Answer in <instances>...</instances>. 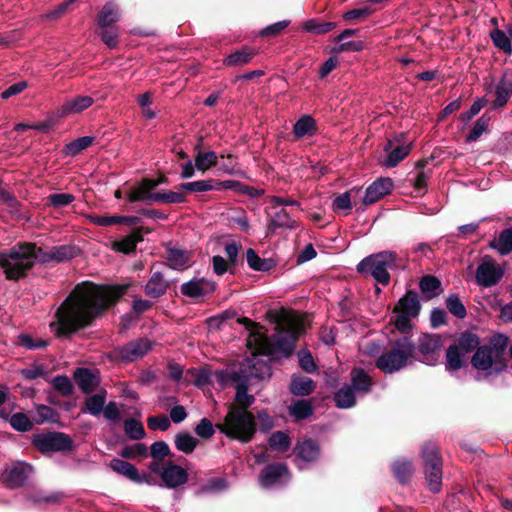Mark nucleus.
Segmentation results:
<instances>
[{
  "label": "nucleus",
  "instance_id": "f257e3e1",
  "mask_svg": "<svg viewBox=\"0 0 512 512\" xmlns=\"http://www.w3.org/2000/svg\"><path fill=\"white\" fill-rule=\"evenodd\" d=\"M128 286H98L90 282L78 284L58 308L56 320L50 323L51 331L60 337L89 326L126 292Z\"/></svg>",
  "mask_w": 512,
  "mask_h": 512
},
{
  "label": "nucleus",
  "instance_id": "f03ea898",
  "mask_svg": "<svg viewBox=\"0 0 512 512\" xmlns=\"http://www.w3.org/2000/svg\"><path fill=\"white\" fill-rule=\"evenodd\" d=\"M247 327L251 330L248 338V344L255 349L258 354L272 355L275 353L289 356L294 348L295 343L304 332L305 327L302 317L294 312H283L277 318V333L273 342L259 329L258 324L248 319L244 320Z\"/></svg>",
  "mask_w": 512,
  "mask_h": 512
},
{
  "label": "nucleus",
  "instance_id": "7ed1b4c3",
  "mask_svg": "<svg viewBox=\"0 0 512 512\" xmlns=\"http://www.w3.org/2000/svg\"><path fill=\"white\" fill-rule=\"evenodd\" d=\"M38 262L37 246L33 243H18L0 251V267L6 279L19 280Z\"/></svg>",
  "mask_w": 512,
  "mask_h": 512
},
{
  "label": "nucleus",
  "instance_id": "20e7f679",
  "mask_svg": "<svg viewBox=\"0 0 512 512\" xmlns=\"http://www.w3.org/2000/svg\"><path fill=\"white\" fill-rule=\"evenodd\" d=\"M508 345V339L505 336H497L486 346L479 347L474 353L471 363L478 371H483L485 375H497L507 367L505 351Z\"/></svg>",
  "mask_w": 512,
  "mask_h": 512
},
{
  "label": "nucleus",
  "instance_id": "39448f33",
  "mask_svg": "<svg viewBox=\"0 0 512 512\" xmlns=\"http://www.w3.org/2000/svg\"><path fill=\"white\" fill-rule=\"evenodd\" d=\"M219 431L231 439L247 443L252 440L256 432L254 415L243 408L230 405L223 422L217 424Z\"/></svg>",
  "mask_w": 512,
  "mask_h": 512
},
{
  "label": "nucleus",
  "instance_id": "423d86ee",
  "mask_svg": "<svg viewBox=\"0 0 512 512\" xmlns=\"http://www.w3.org/2000/svg\"><path fill=\"white\" fill-rule=\"evenodd\" d=\"M416 347L407 337L398 339L388 351L376 360V367L386 374L397 372L415 361Z\"/></svg>",
  "mask_w": 512,
  "mask_h": 512
},
{
  "label": "nucleus",
  "instance_id": "0eeeda50",
  "mask_svg": "<svg viewBox=\"0 0 512 512\" xmlns=\"http://www.w3.org/2000/svg\"><path fill=\"white\" fill-rule=\"evenodd\" d=\"M397 258V254L392 251L375 253L362 259L357 265V271L373 277L379 284L388 285L389 270L396 266Z\"/></svg>",
  "mask_w": 512,
  "mask_h": 512
},
{
  "label": "nucleus",
  "instance_id": "6e6552de",
  "mask_svg": "<svg viewBox=\"0 0 512 512\" xmlns=\"http://www.w3.org/2000/svg\"><path fill=\"white\" fill-rule=\"evenodd\" d=\"M478 337L471 333L462 334L446 352L445 368L448 372L458 371L467 362L469 354L478 346Z\"/></svg>",
  "mask_w": 512,
  "mask_h": 512
},
{
  "label": "nucleus",
  "instance_id": "1a4fd4ad",
  "mask_svg": "<svg viewBox=\"0 0 512 512\" xmlns=\"http://www.w3.org/2000/svg\"><path fill=\"white\" fill-rule=\"evenodd\" d=\"M421 457L427 486L431 492L438 493L442 487V461L437 447L432 443L424 445Z\"/></svg>",
  "mask_w": 512,
  "mask_h": 512
},
{
  "label": "nucleus",
  "instance_id": "9d476101",
  "mask_svg": "<svg viewBox=\"0 0 512 512\" xmlns=\"http://www.w3.org/2000/svg\"><path fill=\"white\" fill-rule=\"evenodd\" d=\"M420 302L415 292L408 291L395 306L394 324L397 330L402 333H408L411 328V320L418 316L420 311Z\"/></svg>",
  "mask_w": 512,
  "mask_h": 512
},
{
  "label": "nucleus",
  "instance_id": "9b49d317",
  "mask_svg": "<svg viewBox=\"0 0 512 512\" xmlns=\"http://www.w3.org/2000/svg\"><path fill=\"white\" fill-rule=\"evenodd\" d=\"M504 275V269L491 257L482 258L475 273L476 283L485 288L495 286Z\"/></svg>",
  "mask_w": 512,
  "mask_h": 512
},
{
  "label": "nucleus",
  "instance_id": "f8f14e48",
  "mask_svg": "<svg viewBox=\"0 0 512 512\" xmlns=\"http://www.w3.org/2000/svg\"><path fill=\"white\" fill-rule=\"evenodd\" d=\"M33 444L41 452H58L69 450L72 446V441L69 436L59 433H43L37 434L33 437Z\"/></svg>",
  "mask_w": 512,
  "mask_h": 512
},
{
  "label": "nucleus",
  "instance_id": "ddd939ff",
  "mask_svg": "<svg viewBox=\"0 0 512 512\" xmlns=\"http://www.w3.org/2000/svg\"><path fill=\"white\" fill-rule=\"evenodd\" d=\"M441 338L437 335H423L418 340L419 361L426 365H435L440 358Z\"/></svg>",
  "mask_w": 512,
  "mask_h": 512
},
{
  "label": "nucleus",
  "instance_id": "4468645a",
  "mask_svg": "<svg viewBox=\"0 0 512 512\" xmlns=\"http://www.w3.org/2000/svg\"><path fill=\"white\" fill-rule=\"evenodd\" d=\"M38 263L64 262L78 255V249L73 245H60L51 248L37 247Z\"/></svg>",
  "mask_w": 512,
  "mask_h": 512
},
{
  "label": "nucleus",
  "instance_id": "2eb2a0df",
  "mask_svg": "<svg viewBox=\"0 0 512 512\" xmlns=\"http://www.w3.org/2000/svg\"><path fill=\"white\" fill-rule=\"evenodd\" d=\"M151 347L152 343L148 339L141 338L118 347L115 354L123 361L134 362L146 355Z\"/></svg>",
  "mask_w": 512,
  "mask_h": 512
},
{
  "label": "nucleus",
  "instance_id": "dca6fc26",
  "mask_svg": "<svg viewBox=\"0 0 512 512\" xmlns=\"http://www.w3.org/2000/svg\"><path fill=\"white\" fill-rule=\"evenodd\" d=\"M289 479V473L285 464H271L267 466L260 474V485L269 488L273 485L286 482Z\"/></svg>",
  "mask_w": 512,
  "mask_h": 512
},
{
  "label": "nucleus",
  "instance_id": "f3484780",
  "mask_svg": "<svg viewBox=\"0 0 512 512\" xmlns=\"http://www.w3.org/2000/svg\"><path fill=\"white\" fill-rule=\"evenodd\" d=\"M215 288V283L208 279H192L181 285V293L191 298H199L211 294Z\"/></svg>",
  "mask_w": 512,
  "mask_h": 512
},
{
  "label": "nucleus",
  "instance_id": "a211bd4d",
  "mask_svg": "<svg viewBox=\"0 0 512 512\" xmlns=\"http://www.w3.org/2000/svg\"><path fill=\"white\" fill-rule=\"evenodd\" d=\"M161 480L167 488H177L188 481V473L181 466L169 462L164 466L161 473Z\"/></svg>",
  "mask_w": 512,
  "mask_h": 512
},
{
  "label": "nucleus",
  "instance_id": "6ab92c4d",
  "mask_svg": "<svg viewBox=\"0 0 512 512\" xmlns=\"http://www.w3.org/2000/svg\"><path fill=\"white\" fill-rule=\"evenodd\" d=\"M31 471L30 465L18 462L5 469L3 479L9 487H20L26 482Z\"/></svg>",
  "mask_w": 512,
  "mask_h": 512
},
{
  "label": "nucleus",
  "instance_id": "aec40b11",
  "mask_svg": "<svg viewBox=\"0 0 512 512\" xmlns=\"http://www.w3.org/2000/svg\"><path fill=\"white\" fill-rule=\"evenodd\" d=\"M393 189V182L390 178H379L374 181L365 191L363 198L364 205H371L385 195L389 194Z\"/></svg>",
  "mask_w": 512,
  "mask_h": 512
},
{
  "label": "nucleus",
  "instance_id": "412c9836",
  "mask_svg": "<svg viewBox=\"0 0 512 512\" xmlns=\"http://www.w3.org/2000/svg\"><path fill=\"white\" fill-rule=\"evenodd\" d=\"M294 452L296 454L297 467L303 469L304 463L313 462L318 458L320 449L315 441L307 439L298 443L294 448Z\"/></svg>",
  "mask_w": 512,
  "mask_h": 512
},
{
  "label": "nucleus",
  "instance_id": "4be33fe9",
  "mask_svg": "<svg viewBox=\"0 0 512 512\" xmlns=\"http://www.w3.org/2000/svg\"><path fill=\"white\" fill-rule=\"evenodd\" d=\"M93 103V97L78 95L64 101L58 108V114L60 117L78 114L91 107Z\"/></svg>",
  "mask_w": 512,
  "mask_h": 512
},
{
  "label": "nucleus",
  "instance_id": "5701e85b",
  "mask_svg": "<svg viewBox=\"0 0 512 512\" xmlns=\"http://www.w3.org/2000/svg\"><path fill=\"white\" fill-rule=\"evenodd\" d=\"M109 466L116 473L125 476L135 483H150V476L139 474L138 469L131 463L121 459H112Z\"/></svg>",
  "mask_w": 512,
  "mask_h": 512
},
{
  "label": "nucleus",
  "instance_id": "b1692460",
  "mask_svg": "<svg viewBox=\"0 0 512 512\" xmlns=\"http://www.w3.org/2000/svg\"><path fill=\"white\" fill-rule=\"evenodd\" d=\"M158 185L157 181L144 179L141 183L130 189L128 193V200L130 202L135 201H154L155 193H152V190L156 188Z\"/></svg>",
  "mask_w": 512,
  "mask_h": 512
},
{
  "label": "nucleus",
  "instance_id": "393cba45",
  "mask_svg": "<svg viewBox=\"0 0 512 512\" xmlns=\"http://www.w3.org/2000/svg\"><path fill=\"white\" fill-rule=\"evenodd\" d=\"M74 378L79 388L86 394L91 393L100 382L98 374L87 368H78Z\"/></svg>",
  "mask_w": 512,
  "mask_h": 512
},
{
  "label": "nucleus",
  "instance_id": "a878e982",
  "mask_svg": "<svg viewBox=\"0 0 512 512\" xmlns=\"http://www.w3.org/2000/svg\"><path fill=\"white\" fill-rule=\"evenodd\" d=\"M167 289L168 282L164 279L160 272L152 273L146 285L144 286L145 294L150 298H159L163 296Z\"/></svg>",
  "mask_w": 512,
  "mask_h": 512
},
{
  "label": "nucleus",
  "instance_id": "bb28decb",
  "mask_svg": "<svg viewBox=\"0 0 512 512\" xmlns=\"http://www.w3.org/2000/svg\"><path fill=\"white\" fill-rule=\"evenodd\" d=\"M391 149L387 157L382 161V165L386 168H393L404 160L411 151V143L399 145L395 148H391V143L385 147V150Z\"/></svg>",
  "mask_w": 512,
  "mask_h": 512
},
{
  "label": "nucleus",
  "instance_id": "cd10ccee",
  "mask_svg": "<svg viewBox=\"0 0 512 512\" xmlns=\"http://www.w3.org/2000/svg\"><path fill=\"white\" fill-rule=\"evenodd\" d=\"M178 188L189 192H207L210 190L223 189V182H219L213 179L198 180L194 182L182 183L178 186Z\"/></svg>",
  "mask_w": 512,
  "mask_h": 512
},
{
  "label": "nucleus",
  "instance_id": "c85d7f7f",
  "mask_svg": "<svg viewBox=\"0 0 512 512\" xmlns=\"http://www.w3.org/2000/svg\"><path fill=\"white\" fill-rule=\"evenodd\" d=\"M119 20V11L117 6L112 3H106L98 14V25L101 29L109 28Z\"/></svg>",
  "mask_w": 512,
  "mask_h": 512
},
{
  "label": "nucleus",
  "instance_id": "c756f323",
  "mask_svg": "<svg viewBox=\"0 0 512 512\" xmlns=\"http://www.w3.org/2000/svg\"><path fill=\"white\" fill-rule=\"evenodd\" d=\"M490 247L501 255L512 253V228L502 230L498 237L490 243Z\"/></svg>",
  "mask_w": 512,
  "mask_h": 512
},
{
  "label": "nucleus",
  "instance_id": "7c9ffc66",
  "mask_svg": "<svg viewBox=\"0 0 512 512\" xmlns=\"http://www.w3.org/2000/svg\"><path fill=\"white\" fill-rule=\"evenodd\" d=\"M314 388V381L306 376H293L290 382V391L294 395H308L313 392Z\"/></svg>",
  "mask_w": 512,
  "mask_h": 512
},
{
  "label": "nucleus",
  "instance_id": "2f4dec72",
  "mask_svg": "<svg viewBox=\"0 0 512 512\" xmlns=\"http://www.w3.org/2000/svg\"><path fill=\"white\" fill-rule=\"evenodd\" d=\"M167 260L170 267L181 270L190 266L191 256L190 253L185 250L171 248L168 250Z\"/></svg>",
  "mask_w": 512,
  "mask_h": 512
},
{
  "label": "nucleus",
  "instance_id": "473e14b6",
  "mask_svg": "<svg viewBox=\"0 0 512 512\" xmlns=\"http://www.w3.org/2000/svg\"><path fill=\"white\" fill-rule=\"evenodd\" d=\"M355 392L351 385L341 387L334 395L336 406L341 409L353 407L356 403Z\"/></svg>",
  "mask_w": 512,
  "mask_h": 512
},
{
  "label": "nucleus",
  "instance_id": "72a5a7b5",
  "mask_svg": "<svg viewBox=\"0 0 512 512\" xmlns=\"http://www.w3.org/2000/svg\"><path fill=\"white\" fill-rule=\"evenodd\" d=\"M316 131L315 120L309 115L301 116L293 127V133L297 138L313 135Z\"/></svg>",
  "mask_w": 512,
  "mask_h": 512
},
{
  "label": "nucleus",
  "instance_id": "f704fd0d",
  "mask_svg": "<svg viewBox=\"0 0 512 512\" xmlns=\"http://www.w3.org/2000/svg\"><path fill=\"white\" fill-rule=\"evenodd\" d=\"M255 54L256 52L253 49L244 47L228 55L224 59V63L226 66H241L250 62Z\"/></svg>",
  "mask_w": 512,
  "mask_h": 512
},
{
  "label": "nucleus",
  "instance_id": "c9c22d12",
  "mask_svg": "<svg viewBox=\"0 0 512 512\" xmlns=\"http://www.w3.org/2000/svg\"><path fill=\"white\" fill-rule=\"evenodd\" d=\"M106 402V391L89 396L85 401V411L93 416H98L104 409Z\"/></svg>",
  "mask_w": 512,
  "mask_h": 512
},
{
  "label": "nucleus",
  "instance_id": "e433bc0d",
  "mask_svg": "<svg viewBox=\"0 0 512 512\" xmlns=\"http://www.w3.org/2000/svg\"><path fill=\"white\" fill-rule=\"evenodd\" d=\"M235 388V401L237 402V405L235 406L247 410L254 403L255 398L253 395L248 394V385L246 381L236 382Z\"/></svg>",
  "mask_w": 512,
  "mask_h": 512
},
{
  "label": "nucleus",
  "instance_id": "4c0bfd02",
  "mask_svg": "<svg viewBox=\"0 0 512 512\" xmlns=\"http://www.w3.org/2000/svg\"><path fill=\"white\" fill-rule=\"evenodd\" d=\"M218 156L214 151H198L194 157L195 167L205 172L217 164Z\"/></svg>",
  "mask_w": 512,
  "mask_h": 512
},
{
  "label": "nucleus",
  "instance_id": "58836bf2",
  "mask_svg": "<svg viewBox=\"0 0 512 512\" xmlns=\"http://www.w3.org/2000/svg\"><path fill=\"white\" fill-rule=\"evenodd\" d=\"M289 412L296 420H302L312 415L313 408L309 400H298L289 406Z\"/></svg>",
  "mask_w": 512,
  "mask_h": 512
},
{
  "label": "nucleus",
  "instance_id": "ea45409f",
  "mask_svg": "<svg viewBox=\"0 0 512 512\" xmlns=\"http://www.w3.org/2000/svg\"><path fill=\"white\" fill-rule=\"evenodd\" d=\"M392 471H393L395 478L400 483H405L409 480L414 469H413L411 462L403 459V460H397L393 463Z\"/></svg>",
  "mask_w": 512,
  "mask_h": 512
},
{
  "label": "nucleus",
  "instance_id": "a19ab883",
  "mask_svg": "<svg viewBox=\"0 0 512 512\" xmlns=\"http://www.w3.org/2000/svg\"><path fill=\"white\" fill-rule=\"evenodd\" d=\"M94 138L91 136H83L79 137L72 142L68 143L64 147V154L66 156H76L86 148H88L93 143Z\"/></svg>",
  "mask_w": 512,
  "mask_h": 512
},
{
  "label": "nucleus",
  "instance_id": "79ce46f5",
  "mask_svg": "<svg viewBox=\"0 0 512 512\" xmlns=\"http://www.w3.org/2000/svg\"><path fill=\"white\" fill-rule=\"evenodd\" d=\"M124 431L131 440H140L146 435L143 424L134 418H128L124 421Z\"/></svg>",
  "mask_w": 512,
  "mask_h": 512
},
{
  "label": "nucleus",
  "instance_id": "37998d69",
  "mask_svg": "<svg viewBox=\"0 0 512 512\" xmlns=\"http://www.w3.org/2000/svg\"><path fill=\"white\" fill-rule=\"evenodd\" d=\"M351 386L357 392L367 393L371 387V380L363 370L354 369L352 371Z\"/></svg>",
  "mask_w": 512,
  "mask_h": 512
},
{
  "label": "nucleus",
  "instance_id": "c03bdc74",
  "mask_svg": "<svg viewBox=\"0 0 512 512\" xmlns=\"http://www.w3.org/2000/svg\"><path fill=\"white\" fill-rule=\"evenodd\" d=\"M420 290L427 298H433L440 293L441 282L434 276H424L419 283Z\"/></svg>",
  "mask_w": 512,
  "mask_h": 512
},
{
  "label": "nucleus",
  "instance_id": "a18cd8bd",
  "mask_svg": "<svg viewBox=\"0 0 512 512\" xmlns=\"http://www.w3.org/2000/svg\"><path fill=\"white\" fill-rule=\"evenodd\" d=\"M198 440L189 433H179L175 436L176 448L186 454H190L196 448Z\"/></svg>",
  "mask_w": 512,
  "mask_h": 512
},
{
  "label": "nucleus",
  "instance_id": "49530a36",
  "mask_svg": "<svg viewBox=\"0 0 512 512\" xmlns=\"http://www.w3.org/2000/svg\"><path fill=\"white\" fill-rule=\"evenodd\" d=\"M223 189H233V190H236L244 195H248L252 198L260 197L264 193V191L262 189L250 187V186L244 185V184H242L238 181H234V180L224 181Z\"/></svg>",
  "mask_w": 512,
  "mask_h": 512
},
{
  "label": "nucleus",
  "instance_id": "de8ad7c7",
  "mask_svg": "<svg viewBox=\"0 0 512 512\" xmlns=\"http://www.w3.org/2000/svg\"><path fill=\"white\" fill-rule=\"evenodd\" d=\"M270 224L273 228H289L296 227L295 221L290 217L285 209L275 212L270 218Z\"/></svg>",
  "mask_w": 512,
  "mask_h": 512
},
{
  "label": "nucleus",
  "instance_id": "09e8293b",
  "mask_svg": "<svg viewBox=\"0 0 512 512\" xmlns=\"http://www.w3.org/2000/svg\"><path fill=\"white\" fill-rule=\"evenodd\" d=\"M142 240V236L138 232H133L132 234L124 237L120 241H116L114 243V248L123 253H130L135 248L138 242Z\"/></svg>",
  "mask_w": 512,
  "mask_h": 512
},
{
  "label": "nucleus",
  "instance_id": "8fccbe9b",
  "mask_svg": "<svg viewBox=\"0 0 512 512\" xmlns=\"http://www.w3.org/2000/svg\"><path fill=\"white\" fill-rule=\"evenodd\" d=\"M512 95V81L503 79L496 87L495 105L504 106Z\"/></svg>",
  "mask_w": 512,
  "mask_h": 512
},
{
  "label": "nucleus",
  "instance_id": "3c124183",
  "mask_svg": "<svg viewBox=\"0 0 512 512\" xmlns=\"http://www.w3.org/2000/svg\"><path fill=\"white\" fill-rule=\"evenodd\" d=\"M15 409V403L10 400L8 388L0 387V418L7 420Z\"/></svg>",
  "mask_w": 512,
  "mask_h": 512
},
{
  "label": "nucleus",
  "instance_id": "603ef678",
  "mask_svg": "<svg viewBox=\"0 0 512 512\" xmlns=\"http://www.w3.org/2000/svg\"><path fill=\"white\" fill-rule=\"evenodd\" d=\"M34 421L37 424H43L45 422H55L57 419V413L55 410L46 405H37L35 407Z\"/></svg>",
  "mask_w": 512,
  "mask_h": 512
},
{
  "label": "nucleus",
  "instance_id": "864d4df0",
  "mask_svg": "<svg viewBox=\"0 0 512 512\" xmlns=\"http://www.w3.org/2000/svg\"><path fill=\"white\" fill-rule=\"evenodd\" d=\"M10 425L17 431L26 432L32 428V421L24 413L10 414L9 418Z\"/></svg>",
  "mask_w": 512,
  "mask_h": 512
},
{
  "label": "nucleus",
  "instance_id": "5fc2aeb1",
  "mask_svg": "<svg viewBox=\"0 0 512 512\" xmlns=\"http://www.w3.org/2000/svg\"><path fill=\"white\" fill-rule=\"evenodd\" d=\"M269 445L277 451L284 452L290 447V438L286 433L277 431L270 436Z\"/></svg>",
  "mask_w": 512,
  "mask_h": 512
},
{
  "label": "nucleus",
  "instance_id": "6e6d98bb",
  "mask_svg": "<svg viewBox=\"0 0 512 512\" xmlns=\"http://www.w3.org/2000/svg\"><path fill=\"white\" fill-rule=\"evenodd\" d=\"M359 190L351 189L350 191L344 192L337 196L332 203V208L334 211H348L351 209V196L353 193H357Z\"/></svg>",
  "mask_w": 512,
  "mask_h": 512
},
{
  "label": "nucleus",
  "instance_id": "4d7b16f0",
  "mask_svg": "<svg viewBox=\"0 0 512 512\" xmlns=\"http://www.w3.org/2000/svg\"><path fill=\"white\" fill-rule=\"evenodd\" d=\"M490 36L497 48L503 50L505 53L510 54L512 52L510 39L504 31L496 29L491 32Z\"/></svg>",
  "mask_w": 512,
  "mask_h": 512
},
{
  "label": "nucleus",
  "instance_id": "13d9d810",
  "mask_svg": "<svg viewBox=\"0 0 512 512\" xmlns=\"http://www.w3.org/2000/svg\"><path fill=\"white\" fill-rule=\"evenodd\" d=\"M446 306L449 312L454 316L461 319L466 316V308L457 295H450L446 300Z\"/></svg>",
  "mask_w": 512,
  "mask_h": 512
},
{
  "label": "nucleus",
  "instance_id": "bf43d9fd",
  "mask_svg": "<svg viewBox=\"0 0 512 512\" xmlns=\"http://www.w3.org/2000/svg\"><path fill=\"white\" fill-rule=\"evenodd\" d=\"M17 343L26 349H40L48 345V342L41 338H33L29 334H21L18 336Z\"/></svg>",
  "mask_w": 512,
  "mask_h": 512
},
{
  "label": "nucleus",
  "instance_id": "052dcab7",
  "mask_svg": "<svg viewBox=\"0 0 512 512\" xmlns=\"http://www.w3.org/2000/svg\"><path fill=\"white\" fill-rule=\"evenodd\" d=\"M229 483L223 477L212 478L206 482L202 487V491L205 493L221 492L228 489Z\"/></svg>",
  "mask_w": 512,
  "mask_h": 512
},
{
  "label": "nucleus",
  "instance_id": "680f3d73",
  "mask_svg": "<svg viewBox=\"0 0 512 512\" xmlns=\"http://www.w3.org/2000/svg\"><path fill=\"white\" fill-rule=\"evenodd\" d=\"M147 452L148 449L145 444L137 443L131 446H125L121 450L120 455L126 459H133L136 456H146Z\"/></svg>",
  "mask_w": 512,
  "mask_h": 512
},
{
  "label": "nucleus",
  "instance_id": "e2e57ef3",
  "mask_svg": "<svg viewBox=\"0 0 512 512\" xmlns=\"http://www.w3.org/2000/svg\"><path fill=\"white\" fill-rule=\"evenodd\" d=\"M52 384L55 390L64 396H68L73 392V385L70 379L66 376L58 375L52 379Z\"/></svg>",
  "mask_w": 512,
  "mask_h": 512
},
{
  "label": "nucleus",
  "instance_id": "0e129e2a",
  "mask_svg": "<svg viewBox=\"0 0 512 512\" xmlns=\"http://www.w3.org/2000/svg\"><path fill=\"white\" fill-rule=\"evenodd\" d=\"M154 202L183 203V202H185V196H184V194H182L180 192H174V191L155 193Z\"/></svg>",
  "mask_w": 512,
  "mask_h": 512
},
{
  "label": "nucleus",
  "instance_id": "69168bd1",
  "mask_svg": "<svg viewBox=\"0 0 512 512\" xmlns=\"http://www.w3.org/2000/svg\"><path fill=\"white\" fill-rule=\"evenodd\" d=\"M334 27L335 24L332 22L316 23L314 20H308L303 25V28L307 32H312L316 34L327 33L331 31Z\"/></svg>",
  "mask_w": 512,
  "mask_h": 512
},
{
  "label": "nucleus",
  "instance_id": "338daca9",
  "mask_svg": "<svg viewBox=\"0 0 512 512\" xmlns=\"http://www.w3.org/2000/svg\"><path fill=\"white\" fill-rule=\"evenodd\" d=\"M147 425L151 430L167 431L170 427V419L166 415L150 416Z\"/></svg>",
  "mask_w": 512,
  "mask_h": 512
},
{
  "label": "nucleus",
  "instance_id": "774afa93",
  "mask_svg": "<svg viewBox=\"0 0 512 512\" xmlns=\"http://www.w3.org/2000/svg\"><path fill=\"white\" fill-rule=\"evenodd\" d=\"M489 119L484 116L480 117L474 124L472 130L467 136V142L476 141L488 128Z\"/></svg>",
  "mask_w": 512,
  "mask_h": 512
}]
</instances>
